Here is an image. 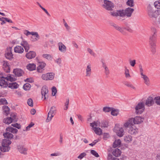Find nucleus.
Here are the masks:
<instances>
[{
  "label": "nucleus",
  "instance_id": "nucleus-1",
  "mask_svg": "<svg viewBox=\"0 0 160 160\" xmlns=\"http://www.w3.org/2000/svg\"><path fill=\"white\" fill-rule=\"evenodd\" d=\"M144 119V118L139 116H136L133 118H130L124 124L123 127L127 128L128 127V125L131 124H139L143 122Z\"/></svg>",
  "mask_w": 160,
  "mask_h": 160
},
{
  "label": "nucleus",
  "instance_id": "nucleus-2",
  "mask_svg": "<svg viewBox=\"0 0 160 160\" xmlns=\"http://www.w3.org/2000/svg\"><path fill=\"white\" fill-rule=\"evenodd\" d=\"M11 143V142L10 141L6 139L3 140L2 146L0 147V158L2 157L3 155L2 152H7L9 151L10 148L9 145Z\"/></svg>",
  "mask_w": 160,
  "mask_h": 160
},
{
  "label": "nucleus",
  "instance_id": "nucleus-3",
  "mask_svg": "<svg viewBox=\"0 0 160 160\" xmlns=\"http://www.w3.org/2000/svg\"><path fill=\"white\" fill-rule=\"evenodd\" d=\"M144 110V104L143 102L139 103L135 107V112L137 114H141Z\"/></svg>",
  "mask_w": 160,
  "mask_h": 160
},
{
  "label": "nucleus",
  "instance_id": "nucleus-4",
  "mask_svg": "<svg viewBox=\"0 0 160 160\" xmlns=\"http://www.w3.org/2000/svg\"><path fill=\"white\" fill-rule=\"evenodd\" d=\"M114 131L120 137H122L124 134L123 129L122 128L119 127L118 124L115 125L114 128Z\"/></svg>",
  "mask_w": 160,
  "mask_h": 160
},
{
  "label": "nucleus",
  "instance_id": "nucleus-5",
  "mask_svg": "<svg viewBox=\"0 0 160 160\" xmlns=\"http://www.w3.org/2000/svg\"><path fill=\"white\" fill-rule=\"evenodd\" d=\"M129 129L128 132L131 135H136L138 132V128L133 124H131L128 125Z\"/></svg>",
  "mask_w": 160,
  "mask_h": 160
},
{
  "label": "nucleus",
  "instance_id": "nucleus-6",
  "mask_svg": "<svg viewBox=\"0 0 160 160\" xmlns=\"http://www.w3.org/2000/svg\"><path fill=\"white\" fill-rule=\"evenodd\" d=\"M54 75V73L52 72L42 74L41 78L44 80H51L53 79Z\"/></svg>",
  "mask_w": 160,
  "mask_h": 160
},
{
  "label": "nucleus",
  "instance_id": "nucleus-7",
  "mask_svg": "<svg viewBox=\"0 0 160 160\" xmlns=\"http://www.w3.org/2000/svg\"><path fill=\"white\" fill-rule=\"evenodd\" d=\"M102 6L104 8L108 10H112L114 8L113 4L110 1L104 0Z\"/></svg>",
  "mask_w": 160,
  "mask_h": 160
},
{
  "label": "nucleus",
  "instance_id": "nucleus-8",
  "mask_svg": "<svg viewBox=\"0 0 160 160\" xmlns=\"http://www.w3.org/2000/svg\"><path fill=\"white\" fill-rule=\"evenodd\" d=\"M42 98L45 100L48 98V90L46 86H43L41 89Z\"/></svg>",
  "mask_w": 160,
  "mask_h": 160
},
{
  "label": "nucleus",
  "instance_id": "nucleus-9",
  "mask_svg": "<svg viewBox=\"0 0 160 160\" xmlns=\"http://www.w3.org/2000/svg\"><path fill=\"white\" fill-rule=\"evenodd\" d=\"M23 33L25 35L27 36L30 35H32V36H34L35 37V38L33 40V41L34 42L37 41L39 39V35L38 33L37 32H30L28 30H25L24 31Z\"/></svg>",
  "mask_w": 160,
  "mask_h": 160
},
{
  "label": "nucleus",
  "instance_id": "nucleus-10",
  "mask_svg": "<svg viewBox=\"0 0 160 160\" xmlns=\"http://www.w3.org/2000/svg\"><path fill=\"white\" fill-rule=\"evenodd\" d=\"M154 98L152 97H149L145 101V104L148 107H150L154 104Z\"/></svg>",
  "mask_w": 160,
  "mask_h": 160
},
{
  "label": "nucleus",
  "instance_id": "nucleus-11",
  "mask_svg": "<svg viewBox=\"0 0 160 160\" xmlns=\"http://www.w3.org/2000/svg\"><path fill=\"white\" fill-rule=\"evenodd\" d=\"M6 58L9 60H11L13 58V55L12 52V48H7L5 54Z\"/></svg>",
  "mask_w": 160,
  "mask_h": 160
},
{
  "label": "nucleus",
  "instance_id": "nucleus-12",
  "mask_svg": "<svg viewBox=\"0 0 160 160\" xmlns=\"http://www.w3.org/2000/svg\"><path fill=\"white\" fill-rule=\"evenodd\" d=\"M91 74V65L90 63H88L85 69V76L86 77H90Z\"/></svg>",
  "mask_w": 160,
  "mask_h": 160
},
{
  "label": "nucleus",
  "instance_id": "nucleus-13",
  "mask_svg": "<svg viewBox=\"0 0 160 160\" xmlns=\"http://www.w3.org/2000/svg\"><path fill=\"white\" fill-rule=\"evenodd\" d=\"M38 66L37 68V71L38 72L42 73L44 70V68L45 67L46 64L44 62H39Z\"/></svg>",
  "mask_w": 160,
  "mask_h": 160
},
{
  "label": "nucleus",
  "instance_id": "nucleus-14",
  "mask_svg": "<svg viewBox=\"0 0 160 160\" xmlns=\"http://www.w3.org/2000/svg\"><path fill=\"white\" fill-rule=\"evenodd\" d=\"M13 73L15 76L17 77H20L23 74L24 72L21 69L16 68L13 70Z\"/></svg>",
  "mask_w": 160,
  "mask_h": 160
},
{
  "label": "nucleus",
  "instance_id": "nucleus-15",
  "mask_svg": "<svg viewBox=\"0 0 160 160\" xmlns=\"http://www.w3.org/2000/svg\"><path fill=\"white\" fill-rule=\"evenodd\" d=\"M3 135L4 137V138H6V139H3L2 140V142H3V140L5 139L10 141L11 142V141L9 140V139H11L13 138V135L12 134L10 133L9 132H6V133H4L3 134Z\"/></svg>",
  "mask_w": 160,
  "mask_h": 160
},
{
  "label": "nucleus",
  "instance_id": "nucleus-16",
  "mask_svg": "<svg viewBox=\"0 0 160 160\" xmlns=\"http://www.w3.org/2000/svg\"><path fill=\"white\" fill-rule=\"evenodd\" d=\"M134 10L130 8H128L124 10L125 16L130 17L131 16Z\"/></svg>",
  "mask_w": 160,
  "mask_h": 160
},
{
  "label": "nucleus",
  "instance_id": "nucleus-17",
  "mask_svg": "<svg viewBox=\"0 0 160 160\" xmlns=\"http://www.w3.org/2000/svg\"><path fill=\"white\" fill-rule=\"evenodd\" d=\"M17 148L19 151L22 154H27V149L22 145H18Z\"/></svg>",
  "mask_w": 160,
  "mask_h": 160
},
{
  "label": "nucleus",
  "instance_id": "nucleus-18",
  "mask_svg": "<svg viewBox=\"0 0 160 160\" xmlns=\"http://www.w3.org/2000/svg\"><path fill=\"white\" fill-rule=\"evenodd\" d=\"M157 34H151L149 37V44H155L156 41Z\"/></svg>",
  "mask_w": 160,
  "mask_h": 160
},
{
  "label": "nucleus",
  "instance_id": "nucleus-19",
  "mask_svg": "<svg viewBox=\"0 0 160 160\" xmlns=\"http://www.w3.org/2000/svg\"><path fill=\"white\" fill-rule=\"evenodd\" d=\"M58 45L59 50L60 52L63 53H64L66 52V47L62 42H59L58 43Z\"/></svg>",
  "mask_w": 160,
  "mask_h": 160
},
{
  "label": "nucleus",
  "instance_id": "nucleus-20",
  "mask_svg": "<svg viewBox=\"0 0 160 160\" xmlns=\"http://www.w3.org/2000/svg\"><path fill=\"white\" fill-rule=\"evenodd\" d=\"M36 56V53L35 52L32 51H30L26 54V56L27 58L29 59H31L35 57Z\"/></svg>",
  "mask_w": 160,
  "mask_h": 160
},
{
  "label": "nucleus",
  "instance_id": "nucleus-21",
  "mask_svg": "<svg viewBox=\"0 0 160 160\" xmlns=\"http://www.w3.org/2000/svg\"><path fill=\"white\" fill-rule=\"evenodd\" d=\"M21 45L24 48L26 52H28L29 49V45L26 41H22L21 43Z\"/></svg>",
  "mask_w": 160,
  "mask_h": 160
},
{
  "label": "nucleus",
  "instance_id": "nucleus-22",
  "mask_svg": "<svg viewBox=\"0 0 160 160\" xmlns=\"http://www.w3.org/2000/svg\"><path fill=\"white\" fill-rule=\"evenodd\" d=\"M24 50L23 48L19 46H17L14 48V51L15 52L22 53L23 52Z\"/></svg>",
  "mask_w": 160,
  "mask_h": 160
},
{
  "label": "nucleus",
  "instance_id": "nucleus-23",
  "mask_svg": "<svg viewBox=\"0 0 160 160\" xmlns=\"http://www.w3.org/2000/svg\"><path fill=\"white\" fill-rule=\"evenodd\" d=\"M3 68L4 71L8 73L10 72V67L9 66L8 63L6 61H4Z\"/></svg>",
  "mask_w": 160,
  "mask_h": 160
},
{
  "label": "nucleus",
  "instance_id": "nucleus-24",
  "mask_svg": "<svg viewBox=\"0 0 160 160\" xmlns=\"http://www.w3.org/2000/svg\"><path fill=\"white\" fill-rule=\"evenodd\" d=\"M144 80V82L146 85L149 86L150 85V81L146 75L141 76Z\"/></svg>",
  "mask_w": 160,
  "mask_h": 160
},
{
  "label": "nucleus",
  "instance_id": "nucleus-25",
  "mask_svg": "<svg viewBox=\"0 0 160 160\" xmlns=\"http://www.w3.org/2000/svg\"><path fill=\"white\" fill-rule=\"evenodd\" d=\"M121 153L122 152L120 149L117 148L113 150L112 154L116 157H118L120 156Z\"/></svg>",
  "mask_w": 160,
  "mask_h": 160
},
{
  "label": "nucleus",
  "instance_id": "nucleus-26",
  "mask_svg": "<svg viewBox=\"0 0 160 160\" xmlns=\"http://www.w3.org/2000/svg\"><path fill=\"white\" fill-rule=\"evenodd\" d=\"M26 67L27 69L30 71H33L36 69V65L34 63H29Z\"/></svg>",
  "mask_w": 160,
  "mask_h": 160
},
{
  "label": "nucleus",
  "instance_id": "nucleus-27",
  "mask_svg": "<svg viewBox=\"0 0 160 160\" xmlns=\"http://www.w3.org/2000/svg\"><path fill=\"white\" fill-rule=\"evenodd\" d=\"M6 130L13 133H16L18 132V130L17 129L11 127L7 128H6Z\"/></svg>",
  "mask_w": 160,
  "mask_h": 160
},
{
  "label": "nucleus",
  "instance_id": "nucleus-28",
  "mask_svg": "<svg viewBox=\"0 0 160 160\" xmlns=\"http://www.w3.org/2000/svg\"><path fill=\"white\" fill-rule=\"evenodd\" d=\"M1 77L2 78H5L8 81H9L11 82L14 81L16 80L15 78H13L11 75L9 74H8L6 77L4 76H1Z\"/></svg>",
  "mask_w": 160,
  "mask_h": 160
},
{
  "label": "nucleus",
  "instance_id": "nucleus-29",
  "mask_svg": "<svg viewBox=\"0 0 160 160\" xmlns=\"http://www.w3.org/2000/svg\"><path fill=\"white\" fill-rule=\"evenodd\" d=\"M102 67L104 68V72L106 75H108L109 74L110 72L106 64L104 62H102Z\"/></svg>",
  "mask_w": 160,
  "mask_h": 160
},
{
  "label": "nucleus",
  "instance_id": "nucleus-30",
  "mask_svg": "<svg viewBox=\"0 0 160 160\" xmlns=\"http://www.w3.org/2000/svg\"><path fill=\"white\" fill-rule=\"evenodd\" d=\"M56 112V109L55 107L53 106L52 107L48 112V115H50L51 114L54 115L55 114Z\"/></svg>",
  "mask_w": 160,
  "mask_h": 160
},
{
  "label": "nucleus",
  "instance_id": "nucleus-31",
  "mask_svg": "<svg viewBox=\"0 0 160 160\" xmlns=\"http://www.w3.org/2000/svg\"><path fill=\"white\" fill-rule=\"evenodd\" d=\"M121 144V141L120 139L115 140L113 142V147L116 148L117 147H119Z\"/></svg>",
  "mask_w": 160,
  "mask_h": 160
},
{
  "label": "nucleus",
  "instance_id": "nucleus-32",
  "mask_svg": "<svg viewBox=\"0 0 160 160\" xmlns=\"http://www.w3.org/2000/svg\"><path fill=\"white\" fill-rule=\"evenodd\" d=\"M0 86L4 88L8 87V85L4 80L1 79L0 80Z\"/></svg>",
  "mask_w": 160,
  "mask_h": 160
},
{
  "label": "nucleus",
  "instance_id": "nucleus-33",
  "mask_svg": "<svg viewBox=\"0 0 160 160\" xmlns=\"http://www.w3.org/2000/svg\"><path fill=\"white\" fill-rule=\"evenodd\" d=\"M132 136L129 135H127L124 137V141L128 143L132 141Z\"/></svg>",
  "mask_w": 160,
  "mask_h": 160
},
{
  "label": "nucleus",
  "instance_id": "nucleus-34",
  "mask_svg": "<svg viewBox=\"0 0 160 160\" xmlns=\"http://www.w3.org/2000/svg\"><path fill=\"white\" fill-rule=\"evenodd\" d=\"M19 85L16 82L9 83L8 87L12 89H16L18 87Z\"/></svg>",
  "mask_w": 160,
  "mask_h": 160
},
{
  "label": "nucleus",
  "instance_id": "nucleus-35",
  "mask_svg": "<svg viewBox=\"0 0 160 160\" xmlns=\"http://www.w3.org/2000/svg\"><path fill=\"white\" fill-rule=\"evenodd\" d=\"M2 109L4 114H5L6 116L8 115L10 111V108L9 107L7 106H3L2 107Z\"/></svg>",
  "mask_w": 160,
  "mask_h": 160
},
{
  "label": "nucleus",
  "instance_id": "nucleus-36",
  "mask_svg": "<svg viewBox=\"0 0 160 160\" xmlns=\"http://www.w3.org/2000/svg\"><path fill=\"white\" fill-rule=\"evenodd\" d=\"M3 121L4 123L8 124H9L13 122L11 118L9 117H8L7 118H4Z\"/></svg>",
  "mask_w": 160,
  "mask_h": 160
},
{
  "label": "nucleus",
  "instance_id": "nucleus-37",
  "mask_svg": "<svg viewBox=\"0 0 160 160\" xmlns=\"http://www.w3.org/2000/svg\"><path fill=\"white\" fill-rule=\"evenodd\" d=\"M94 130L97 135H100L102 134V130L100 128L95 127Z\"/></svg>",
  "mask_w": 160,
  "mask_h": 160
},
{
  "label": "nucleus",
  "instance_id": "nucleus-38",
  "mask_svg": "<svg viewBox=\"0 0 160 160\" xmlns=\"http://www.w3.org/2000/svg\"><path fill=\"white\" fill-rule=\"evenodd\" d=\"M151 48V51L153 54H154L156 52V45L155 44H150Z\"/></svg>",
  "mask_w": 160,
  "mask_h": 160
},
{
  "label": "nucleus",
  "instance_id": "nucleus-39",
  "mask_svg": "<svg viewBox=\"0 0 160 160\" xmlns=\"http://www.w3.org/2000/svg\"><path fill=\"white\" fill-rule=\"evenodd\" d=\"M10 118H11L13 122H16L17 121V116L15 113H12L10 115Z\"/></svg>",
  "mask_w": 160,
  "mask_h": 160
},
{
  "label": "nucleus",
  "instance_id": "nucleus-40",
  "mask_svg": "<svg viewBox=\"0 0 160 160\" xmlns=\"http://www.w3.org/2000/svg\"><path fill=\"white\" fill-rule=\"evenodd\" d=\"M125 74L126 78H129L130 75L129 74V70L126 67H125Z\"/></svg>",
  "mask_w": 160,
  "mask_h": 160
},
{
  "label": "nucleus",
  "instance_id": "nucleus-41",
  "mask_svg": "<svg viewBox=\"0 0 160 160\" xmlns=\"http://www.w3.org/2000/svg\"><path fill=\"white\" fill-rule=\"evenodd\" d=\"M31 87L30 84L28 83H26L24 85L23 88L25 90H29Z\"/></svg>",
  "mask_w": 160,
  "mask_h": 160
},
{
  "label": "nucleus",
  "instance_id": "nucleus-42",
  "mask_svg": "<svg viewBox=\"0 0 160 160\" xmlns=\"http://www.w3.org/2000/svg\"><path fill=\"white\" fill-rule=\"evenodd\" d=\"M42 56L43 58H46L49 60H51L52 59V57L50 54H43L42 55Z\"/></svg>",
  "mask_w": 160,
  "mask_h": 160
},
{
  "label": "nucleus",
  "instance_id": "nucleus-43",
  "mask_svg": "<svg viewBox=\"0 0 160 160\" xmlns=\"http://www.w3.org/2000/svg\"><path fill=\"white\" fill-rule=\"evenodd\" d=\"M154 101L156 104L160 106V96H157L155 97Z\"/></svg>",
  "mask_w": 160,
  "mask_h": 160
},
{
  "label": "nucleus",
  "instance_id": "nucleus-44",
  "mask_svg": "<svg viewBox=\"0 0 160 160\" xmlns=\"http://www.w3.org/2000/svg\"><path fill=\"white\" fill-rule=\"evenodd\" d=\"M100 124V122L98 121H95L92 123H90V126L94 128L95 127H94V126L96 127L98 126Z\"/></svg>",
  "mask_w": 160,
  "mask_h": 160
},
{
  "label": "nucleus",
  "instance_id": "nucleus-45",
  "mask_svg": "<svg viewBox=\"0 0 160 160\" xmlns=\"http://www.w3.org/2000/svg\"><path fill=\"white\" fill-rule=\"evenodd\" d=\"M118 16L123 17L125 16L124 10H119L117 11Z\"/></svg>",
  "mask_w": 160,
  "mask_h": 160
},
{
  "label": "nucleus",
  "instance_id": "nucleus-46",
  "mask_svg": "<svg viewBox=\"0 0 160 160\" xmlns=\"http://www.w3.org/2000/svg\"><path fill=\"white\" fill-rule=\"evenodd\" d=\"M155 12L152 11L151 9H150L148 11V14L149 16L151 17H155Z\"/></svg>",
  "mask_w": 160,
  "mask_h": 160
},
{
  "label": "nucleus",
  "instance_id": "nucleus-47",
  "mask_svg": "<svg viewBox=\"0 0 160 160\" xmlns=\"http://www.w3.org/2000/svg\"><path fill=\"white\" fill-rule=\"evenodd\" d=\"M112 109V108L110 107H106L103 108V111L105 112H108L111 111Z\"/></svg>",
  "mask_w": 160,
  "mask_h": 160
},
{
  "label": "nucleus",
  "instance_id": "nucleus-48",
  "mask_svg": "<svg viewBox=\"0 0 160 160\" xmlns=\"http://www.w3.org/2000/svg\"><path fill=\"white\" fill-rule=\"evenodd\" d=\"M8 103L5 98L0 99V105L7 104Z\"/></svg>",
  "mask_w": 160,
  "mask_h": 160
},
{
  "label": "nucleus",
  "instance_id": "nucleus-49",
  "mask_svg": "<svg viewBox=\"0 0 160 160\" xmlns=\"http://www.w3.org/2000/svg\"><path fill=\"white\" fill-rule=\"evenodd\" d=\"M127 4L128 5L131 7L133 6L134 2L133 0H128L127 2Z\"/></svg>",
  "mask_w": 160,
  "mask_h": 160
},
{
  "label": "nucleus",
  "instance_id": "nucleus-50",
  "mask_svg": "<svg viewBox=\"0 0 160 160\" xmlns=\"http://www.w3.org/2000/svg\"><path fill=\"white\" fill-rule=\"evenodd\" d=\"M27 103L29 106L32 107L33 106V101L32 98H29L28 100Z\"/></svg>",
  "mask_w": 160,
  "mask_h": 160
},
{
  "label": "nucleus",
  "instance_id": "nucleus-51",
  "mask_svg": "<svg viewBox=\"0 0 160 160\" xmlns=\"http://www.w3.org/2000/svg\"><path fill=\"white\" fill-rule=\"evenodd\" d=\"M54 115L51 114L50 115H48V117L46 119V122H48L51 120L52 118L53 117Z\"/></svg>",
  "mask_w": 160,
  "mask_h": 160
},
{
  "label": "nucleus",
  "instance_id": "nucleus-52",
  "mask_svg": "<svg viewBox=\"0 0 160 160\" xmlns=\"http://www.w3.org/2000/svg\"><path fill=\"white\" fill-rule=\"evenodd\" d=\"M90 152L92 154L96 157L98 158L99 156L98 153L94 150H91Z\"/></svg>",
  "mask_w": 160,
  "mask_h": 160
},
{
  "label": "nucleus",
  "instance_id": "nucleus-53",
  "mask_svg": "<svg viewBox=\"0 0 160 160\" xmlns=\"http://www.w3.org/2000/svg\"><path fill=\"white\" fill-rule=\"evenodd\" d=\"M118 110H113L111 111V114L113 116H117L118 114Z\"/></svg>",
  "mask_w": 160,
  "mask_h": 160
},
{
  "label": "nucleus",
  "instance_id": "nucleus-54",
  "mask_svg": "<svg viewBox=\"0 0 160 160\" xmlns=\"http://www.w3.org/2000/svg\"><path fill=\"white\" fill-rule=\"evenodd\" d=\"M108 126V123L106 121H103L102 122L101 126L104 128L107 127Z\"/></svg>",
  "mask_w": 160,
  "mask_h": 160
},
{
  "label": "nucleus",
  "instance_id": "nucleus-55",
  "mask_svg": "<svg viewBox=\"0 0 160 160\" xmlns=\"http://www.w3.org/2000/svg\"><path fill=\"white\" fill-rule=\"evenodd\" d=\"M34 124L32 122H31L28 126H27L26 128V129L23 131H28L29 130L30 128L32 127L34 125Z\"/></svg>",
  "mask_w": 160,
  "mask_h": 160
},
{
  "label": "nucleus",
  "instance_id": "nucleus-56",
  "mask_svg": "<svg viewBox=\"0 0 160 160\" xmlns=\"http://www.w3.org/2000/svg\"><path fill=\"white\" fill-rule=\"evenodd\" d=\"M151 34H156L157 30L154 27H152L151 29Z\"/></svg>",
  "mask_w": 160,
  "mask_h": 160
},
{
  "label": "nucleus",
  "instance_id": "nucleus-57",
  "mask_svg": "<svg viewBox=\"0 0 160 160\" xmlns=\"http://www.w3.org/2000/svg\"><path fill=\"white\" fill-rule=\"evenodd\" d=\"M61 153L59 152H55L54 153H52L50 154V156H58L61 155Z\"/></svg>",
  "mask_w": 160,
  "mask_h": 160
},
{
  "label": "nucleus",
  "instance_id": "nucleus-58",
  "mask_svg": "<svg viewBox=\"0 0 160 160\" xmlns=\"http://www.w3.org/2000/svg\"><path fill=\"white\" fill-rule=\"evenodd\" d=\"M57 89L55 87H53L52 88V94L53 96H54L57 92Z\"/></svg>",
  "mask_w": 160,
  "mask_h": 160
},
{
  "label": "nucleus",
  "instance_id": "nucleus-59",
  "mask_svg": "<svg viewBox=\"0 0 160 160\" xmlns=\"http://www.w3.org/2000/svg\"><path fill=\"white\" fill-rule=\"evenodd\" d=\"M154 5L156 8L158 9H160V3L159 1H156L154 3Z\"/></svg>",
  "mask_w": 160,
  "mask_h": 160
},
{
  "label": "nucleus",
  "instance_id": "nucleus-60",
  "mask_svg": "<svg viewBox=\"0 0 160 160\" xmlns=\"http://www.w3.org/2000/svg\"><path fill=\"white\" fill-rule=\"evenodd\" d=\"M136 61L135 60H130L129 63L130 65L132 67H134L136 63Z\"/></svg>",
  "mask_w": 160,
  "mask_h": 160
},
{
  "label": "nucleus",
  "instance_id": "nucleus-61",
  "mask_svg": "<svg viewBox=\"0 0 160 160\" xmlns=\"http://www.w3.org/2000/svg\"><path fill=\"white\" fill-rule=\"evenodd\" d=\"M124 28H122L119 27L117 29V30L119 31L120 32H121L123 34H125V32L124 31Z\"/></svg>",
  "mask_w": 160,
  "mask_h": 160
},
{
  "label": "nucleus",
  "instance_id": "nucleus-62",
  "mask_svg": "<svg viewBox=\"0 0 160 160\" xmlns=\"http://www.w3.org/2000/svg\"><path fill=\"white\" fill-rule=\"evenodd\" d=\"M11 125L13 126V127L16 128L18 129L20 128L21 127V125L20 124H18V123H16L15 124H12Z\"/></svg>",
  "mask_w": 160,
  "mask_h": 160
},
{
  "label": "nucleus",
  "instance_id": "nucleus-63",
  "mask_svg": "<svg viewBox=\"0 0 160 160\" xmlns=\"http://www.w3.org/2000/svg\"><path fill=\"white\" fill-rule=\"evenodd\" d=\"M86 155V154L85 152H83L80 154L78 157V158L79 159H81L84 156Z\"/></svg>",
  "mask_w": 160,
  "mask_h": 160
},
{
  "label": "nucleus",
  "instance_id": "nucleus-64",
  "mask_svg": "<svg viewBox=\"0 0 160 160\" xmlns=\"http://www.w3.org/2000/svg\"><path fill=\"white\" fill-rule=\"evenodd\" d=\"M87 50L91 55H92L93 56H95V53L90 48H88Z\"/></svg>",
  "mask_w": 160,
  "mask_h": 160
}]
</instances>
